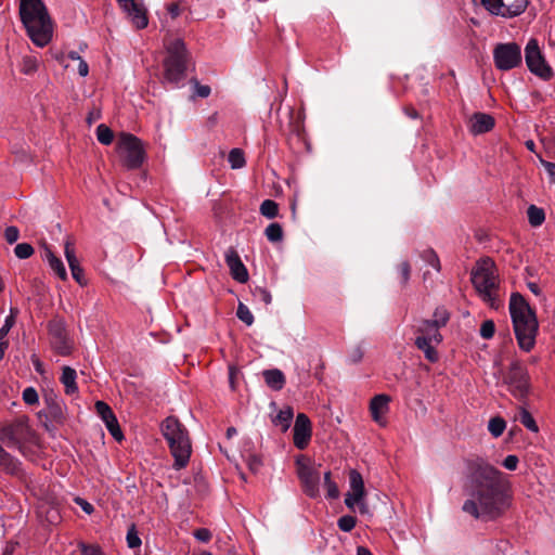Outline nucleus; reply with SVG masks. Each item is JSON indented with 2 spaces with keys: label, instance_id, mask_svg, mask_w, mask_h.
<instances>
[{
  "label": "nucleus",
  "instance_id": "5",
  "mask_svg": "<svg viewBox=\"0 0 555 555\" xmlns=\"http://www.w3.org/2000/svg\"><path fill=\"white\" fill-rule=\"evenodd\" d=\"M498 269L494 261L489 258H482L476 262L472 270V283L478 294L485 301L490 304L492 308H498L496 291L499 288Z\"/></svg>",
  "mask_w": 555,
  "mask_h": 555
},
{
  "label": "nucleus",
  "instance_id": "16",
  "mask_svg": "<svg viewBox=\"0 0 555 555\" xmlns=\"http://www.w3.org/2000/svg\"><path fill=\"white\" fill-rule=\"evenodd\" d=\"M294 444L297 449L304 450L309 444V441L311 439V422L309 417L304 414L299 413L296 417L295 425H294Z\"/></svg>",
  "mask_w": 555,
  "mask_h": 555
},
{
  "label": "nucleus",
  "instance_id": "30",
  "mask_svg": "<svg viewBox=\"0 0 555 555\" xmlns=\"http://www.w3.org/2000/svg\"><path fill=\"white\" fill-rule=\"evenodd\" d=\"M528 221L532 227H540L545 220V212L535 205H530L527 209Z\"/></svg>",
  "mask_w": 555,
  "mask_h": 555
},
{
  "label": "nucleus",
  "instance_id": "13",
  "mask_svg": "<svg viewBox=\"0 0 555 555\" xmlns=\"http://www.w3.org/2000/svg\"><path fill=\"white\" fill-rule=\"evenodd\" d=\"M480 3L490 14L512 18L520 15L528 7V0H473Z\"/></svg>",
  "mask_w": 555,
  "mask_h": 555
},
{
  "label": "nucleus",
  "instance_id": "52",
  "mask_svg": "<svg viewBox=\"0 0 555 555\" xmlns=\"http://www.w3.org/2000/svg\"><path fill=\"white\" fill-rule=\"evenodd\" d=\"M364 496H357L356 493L348 492L345 498V504L348 508L353 509L356 504H359Z\"/></svg>",
  "mask_w": 555,
  "mask_h": 555
},
{
  "label": "nucleus",
  "instance_id": "18",
  "mask_svg": "<svg viewBox=\"0 0 555 555\" xmlns=\"http://www.w3.org/2000/svg\"><path fill=\"white\" fill-rule=\"evenodd\" d=\"M225 263L230 269L231 276L238 283H246L249 279L248 271L242 262L237 251L231 247L225 253Z\"/></svg>",
  "mask_w": 555,
  "mask_h": 555
},
{
  "label": "nucleus",
  "instance_id": "31",
  "mask_svg": "<svg viewBox=\"0 0 555 555\" xmlns=\"http://www.w3.org/2000/svg\"><path fill=\"white\" fill-rule=\"evenodd\" d=\"M517 420L530 431H532V433L539 431V427H538L533 416L527 409H525L522 406L519 408V413H518Z\"/></svg>",
  "mask_w": 555,
  "mask_h": 555
},
{
  "label": "nucleus",
  "instance_id": "39",
  "mask_svg": "<svg viewBox=\"0 0 555 555\" xmlns=\"http://www.w3.org/2000/svg\"><path fill=\"white\" fill-rule=\"evenodd\" d=\"M34 247L28 243L17 244L14 248V254L20 259H27L34 254Z\"/></svg>",
  "mask_w": 555,
  "mask_h": 555
},
{
  "label": "nucleus",
  "instance_id": "24",
  "mask_svg": "<svg viewBox=\"0 0 555 555\" xmlns=\"http://www.w3.org/2000/svg\"><path fill=\"white\" fill-rule=\"evenodd\" d=\"M44 402L47 404L44 411L47 417L54 422L61 423L64 418V414L63 408L59 402L56 396L53 392H51L50 395H46Z\"/></svg>",
  "mask_w": 555,
  "mask_h": 555
},
{
  "label": "nucleus",
  "instance_id": "64",
  "mask_svg": "<svg viewBox=\"0 0 555 555\" xmlns=\"http://www.w3.org/2000/svg\"><path fill=\"white\" fill-rule=\"evenodd\" d=\"M44 257L48 260V262H51L52 259L57 258L48 246H44Z\"/></svg>",
  "mask_w": 555,
  "mask_h": 555
},
{
  "label": "nucleus",
  "instance_id": "44",
  "mask_svg": "<svg viewBox=\"0 0 555 555\" xmlns=\"http://www.w3.org/2000/svg\"><path fill=\"white\" fill-rule=\"evenodd\" d=\"M253 296L256 299L262 301L264 305L271 304V300H272L270 292L268 289H266L263 287H259V286L254 288Z\"/></svg>",
  "mask_w": 555,
  "mask_h": 555
},
{
  "label": "nucleus",
  "instance_id": "42",
  "mask_svg": "<svg viewBox=\"0 0 555 555\" xmlns=\"http://www.w3.org/2000/svg\"><path fill=\"white\" fill-rule=\"evenodd\" d=\"M495 332V325L492 320H486L482 322L480 326V336L485 339H490L493 337Z\"/></svg>",
  "mask_w": 555,
  "mask_h": 555
},
{
  "label": "nucleus",
  "instance_id": "28",
  "mask_svg": "<svg viewBox=\"0 0 555 555\" xmlns=\"http://www.w3.org/2000/svg\"><path fill=\"white\" fill-rule=\"evenodd\" d=\"M293 416H294L293 409L291 406H286L276 414V416L272 420V422L275 425H280L282 427L283 431H286L291 426Z\"/></svg>",
  "mask_w": 555,
  "mask_h": 555
},
{
  "label": "nucleus",
  "instance_id": "49",
  "mask_svg": "<svg viewBox=\"0 0 555 555\" xmlns=\"http://www.w3.org/2000/svg\"><path fill=\"white\" fill-rule=\"evenodd\" d=\"M20 237V231L16 227L10 225L4 230V238L9 244H14Z\"/></svg>",
  "mask_w": 555,
  "mask_h": 555
},
{
  "label": "nucleus",
  "instance_id": "26",
  "mask_svg": "<svg viewBox=\"0 0 555 555\" xmlns=\"http://www.w3.org/2000/svg\"><path fill=\"white\" fill-rule=\"evenodd\" d=\"M264 382L271 389L279 391L284 387L285 376L282 371L278 369L266 370L262 373Z\"/></svg>",
  "mask_w": 555,
  "mask_h": 555
},
{
  "label": "nucleus",
  "instance_id": "1",
  "mask_svg": "<svg viewBox=\"0 0 555 555\" xmlns=\"http://www.w3.org/2000/svg\"><path fill=\"white\" fill-rule=\"evenodd\" d=\"M469 495L462 509L476 519L494 520L509 507V483L504 474L486 459H465V485Z\"/></svg>",
  "mask_w": 555,
  "mask_h": 555
},
{
  "label": "nucleus",
  "instance_id": "55",
  "mask_svg": "<svg viewBox=\"0 0 555 555\" xmlns=\"http://www.w3.org/2000/svg\"><path fill=\"white\" fill-rule=\"evenodd\" d=\"M194 537L201 542H208L211 539V532L206 528L195 530Z\"/></svg>",
  "mask_w": 555,
  "mask_h": 555
},
{
  "label": "nucleus",
  "instance_id": "19",
  "mask_svg": "<svg viewBox=\"0 0 555 555\" xmlns=\"http://www.w3.org/2000/svg\"><path fill=\"white\" fill-rule=\"evenodd\" d=\"M64 253L68 262L73 279L81 286L87 285V280L83 275V269L76 257L74 243L68 238L65 242Z\"/></svg>",
  "mask_w": 555,
  "mask_h": 555
},
{
  "label": "nucleus",
  "instance_id": "20",
  "mask_svg": "<svg viewBox=\"0 0 555 555\" xmlns=\"http://www.w3.org/2000/svg\"><path fill=\"white\" fill-rule=\"evenodd\" d=\"M495 125L494 118L486 113H475L470 118V132L474 134H481L489 132Z\"/></svg>",
  "mask_w": 555,
  "mask_h": 555
},
{
  "label": "nucleus",
  "instance_id": "7",
  "mask_svg": "<svg viewBox=\"0 0 555 555\" xmlns=\"http://www.w3.org/2000/svg\"><path fill=\"white\" fill-rule=\"evenodd\" d=\"M118 149L125 168L133 170L142 166L145 159V151L139 138L131 133H120L118 138Z\"/></svg>",
  "mask_w": 555,
  "mask_h": 555
},
{
  "label": "nucleus",
  "instance_id": "8",
  "mask_svg": "<svg viewBox=\"0 0 555 555\" xmlns=\"http://www.w3.org/2000/svg\"><path fill=\"white\" fill-rule=\"evenodd\" d=\"M503 383L509 392L518 400L524 401L530 391V376L526 366L519 361L511 363L503 377Z\"/></svg>",
  "mask_w": 555,
  "mask_h": 555
},
{
  "label": "nucleus",
  "instance_id": "3",
  "mask_svg": "<svg viewBox=\"0 0 555 555\" xmlns=\"http://www.w3.org/2000/svg\"><path fill=\"white\" fill-rule=\"evenodd\" d=\"M509 313L518 346L529 352L534 347L539 331L535 312L522 295L513 293L509 300Z\"/></svg>",
  "mask_w": 555,
  "mask_h": 555
},
{
  "label": "nucleus",
  "instance_id": "36",
  "mask_svg": "<svg viewBox=\"0 0 555 555\" xmlns=\"http://www.w3.org/2000/svg\"><path fill=\"white\" fill-rule=\"evenodd\" d=\"M96 138L100 143L109 145L114 140V133L106 125L101 124L96 128Z\"/></svg>",
  "mask_w": 555,
  "mask_h": 555
},
{
  "label": "nucleus",
  "instance_id": "59",
  "mask_svg": "<svg viewBox=\"0 0 555 555\" xmlns=\"http://www.w3.org/2000/svg\"><path fill=\"white\" fill-rule=\"evenodd\" d=\"M76 503L78 505H80V507L87 513V514H91L93 512V506L92 504H90L89 502H87L86 500L83 499H80V498H77L76 499Z\"/></svg>",
  "mask_w": 555,
  "mask_h": 555
},
{
  "label": "nucleus",
  "instance_id": "35",
  "mask_svg": "<svg viewBox=\"0 0 555 555\" xmlns=\"http://www.w3.org/2000/svg\"><path fill=\"white\" fill-rule=\"evenodd\" d=\"M260 214L263 217L269 219H273L279 215V205L276 202L272 199H266L260 205Z\"/></svg>",
  "mask_w": 555,
  "mask_h": 555
},
{
  "label": "nucleus",
  "instance_id": "15",
  "mask_svg": "<svg viewBox=\"0 0 555 555\" xmlns=\"http://www.w3.org/2000/svg\"><path fill=\"white\" fill-rule=\"evenodd\" d=\"M116 1L138 29H143L147 26L149 20L146 10L142 3H140L138 0Z\"/></svg>",
  "mask_w": 555,
  "mask_h": 555
},
{
  "label": "nucleus",
  "instance_id": "23",
  "mask_svg": "<svg viewBox=\"0 0 555 555\" xmlns=\"http://www.w3.org/2000/svg\"><path fill=\"white\" fill-rule=\"evenodd\" d=\"M0 469L12 476H20L22 473L21 462L8 453L0 446Z\"/></svg>",
  "mask_w": 555,
  "mask_h": 555
},
{
  "label": "nucleus",
  "instance_id": "62",
  "mask_svg": "<svg viewBox=\"0 0 555 555\" xmlns=\"http://www.w3.org/2000/svg\"><path fill=\"white\" fill-rule=\"evenodd\" d=\"M101 117V113L99 109L92 111L89 113L87 117L88 124H92L93 121L98 120Z\"/></svg>",
  "mask_w": 555,
  "mask_h": 555
},
{
  "label": "nucleus",
  "instance_id": "47",
  "mask_svg": "<svg viewBox=\"0 0 555 555\" xmlns=\"http://www.w3.org/2000/svg\"><path fill=\"white\" fill-rule=\"evenodd\" d=\"M23 400L25 403L30 404V405L38 403L39 397H38L36 389L33 387H27L23 391Z\"/></svg>",
  "mask_w": 555,
  "mask_h": 555
},
{
  "label": "nucleus",
  "instance_id": "25",
  "mask_svg": "<svg viewBox=\"0 0 555 555\" xmlns=\"http://www.w3.org/2000/svg\"><path fill=\"white\" fill-rule=\"evenodd\" d=\"M76 378L77 373L74 369L67 365L62 367V375L60 379L65 387L66 395H74L78 391Z\"/></svg>",
  "mask_w": 555,
  "mask_h": 555
},
{
  "label": "nucleus",
  "instance_id": "22",
  "mask_svg": "<svg viewBox=\"0 0 555 555\" xmlns=\"http://www.w3.org/2000/svg\"><path fill=\"white\" fill-rule=\"evenodd\" d=\"M390 400H391L390 397L385 393L376 395L375 397L372 398V400L370 402V411H371L372 418L375 422L380 423V421L383 420V416L389 410Z\"/></svg>",
  "mask_w": 555,
  "mask_h": 555
},
{
  "label": "nucleus",
  "instance_id": "58",
  "mask_svg": "<svg viewBox=\"0 0 555 555\" xmlns=\"http://www.w3.org/2000/svg\"><path fill=\"white\" fill-rule=\"evenodd\" d=\"M16 314H17V309L12 308L10 315L7 317L3 325L11 330L13 327V325L15 324Z\"/></svg>",
  "mask_w": 555,
  "mask_h": 555
},
{
  "label": "nucleus",
  "instance_id": "46",
  "mask_svg": "<svg viewBox=\"0 0 555 555\" xmlns=\"http://www.w3.org/2000/svg\"><path fill=\"white\" fill-rule=\"evenodd\" d=\"M440 326H444L449 321V313L444 308H437L434 312V320Z\"/></svg>",
  "mask_w": 555,
  "mask_h": 555
},
{
  "label": "nucleus",
  "instance_id": "14",
  "mask_svg": "<svg viewBox=\"0 0 555 555\" xmlns=\"http://www.w3.org/2000/svg\"><path fill=\"white\" fill-rule=\"evenodd\" d=\"M51 348L60 356L67 357L73 352L74 341L69 337L63 320L53 319L48 323Z\"/></svg>",
  "mask_w": 555,
  "mask_h": 555
},
{
  "label": "nucleus",
  "instance_id": "27",
  "mask_svg": "<svg viewBox=\"0 0 555 555\" xmlns=\"http://www.w3.org/2000/svg\"><path fill=\"white\" fill-rule=\"evenodd\" d=\"M349 482H350V492L356 493L357 496L365 495V488L362 475L356 470L351 469L349 473Z\"/></svg>",
  "mask_w": 555,
  "mask_h": 555
},
{
  "label": "nucleus",
  "instance_id": "17",
  "mask_svg": "<svg viewBox=\"0 0 555 555\" xmlns=\"http://www.w3.org/2000/svg\"><path fill=\"white\" fill-rule=\"evenodd\" d=\"M95 410L106 425L109 434L117 440L120 441L124 438L122 431L119 427L117 418L111 409V406L104 401L95 402Z\"/></svg>",
  "mask_w": 555,
  "mask_h": 555
},
{
  "label": "nucleus",
  "instance_id": "50",
  "mask_svg": "<svg viewBox=\"0 0 555 555\" xmlns=\"http://www.w3.org/2000/svg\"><path fill=\"white\" fill-rule=\"evenodd\" d=\"M195 86V94L199 98H207L210 94V87L201 85L196 79L191 80Z\"/></svg>",
  "mask_w": 555,
  "mask_h": 555
},
{
  "label": "nucleus",
  "instance_id": "56",
  "mask_svg": "<svg viewBox=\"0 0 555 555\" xmlns=\"http://www.w3.org/2000/svg\"><path fill=\"white\" fill-rule=\"evenodd\" d=\"M83 555H104L102 550L96 545H86L82 548Z\"/></svg>",
  "mask_w": 555,
  "mask_h": 555
},
{
  "label": "nucleus",
  "instance_id": "38",
  "mask_svg": "<svg viewBox=\"0 0 555 555\" xmlns=\"http://www.w3.org/2000/svg\"><path fill=\"white\" fill-rule=\"evenodd\" d=\"M356 524L357 518L351 515H344L337 521L338 528L345 532H350L356 527Z\"/></svg>",
  "mask_w": 555,
  "mask_h": 555
},
{
  "label": "nucleus",
  "instance_id": "43",
  "mask_svg": "<svg viewBox=\"0 0 555 555\" xmlns=\"http://www.w3.org/2000/svg\"><path fill=\"white\" fill-rule=\"evenodd\" d=\"M127 544L130 548H135L141 545V539L138 535L135 526L132 525L127 532Z\"/></svg>",
  "mask_w": 555,
  "mask_h": 555
},
{
  "label": "nucleus",
  "instance_id": "37",
  "mask_svg": "<svg viewBox=\"0 0 555 555\" xmlns=\"http://www.w3.org/2000/svg\"><path fill=\"white\" fill-rule=\"evenodd\" d=\"M237 318L246 325L250 326L254 323V315L246 305L240 302L236 310Z\"/></svg>",
  "mask_w": 555,
  "mask_h": 555
},
{
  "label": "nucleus",
  "instance_id": "4",
  "mask_svg": "<svg viewBox=\"0 0 555 555\" xmlns=\"http://www.w3.org/2000/svg\"><path fill=\"white\" fill-rule=\"evenodd\" d=\"M160 431L175 459L173 467L181 469L189 463L192 446L185 426L176 417L168 416L160 424Z\"/></svg>",
  "mask_w": 555,
  "mask_h": 555
},
{
  "label": "nucleus",
  "instance_id": "63",
  "mask_svg": "<svg viewBox=\"0 0 555 555\" xmlns=\"http://www.w3.org/2000/svg\"><path fill=\"white\" fill-rule=\"evenodd\" d=\"M14 551H15V544L7 543L5 547L2 551V555H13Z\"/></svg>",
  "mask_w": 555,
  "mask_h": 555
},
{
  "label": "nucleus",
  "instance_id": "48",
  "mask_svg": "<svg viewBox=\"0 0 555 555\" xmlns=\"http://www.w3.org/2000/svg\"><path fill=\"white\" fill-rule=\"evenodd\" d=\"M399 274L401 279V283L403 286H405L409 282L410 274H411V266L408 261H402L399 267Z\"/></svg>",
  "mask_w": 555,
  "mask_h": 555
},
{
  "label": "nucleus",
  "instance_id": "57",
  "mask_svg": "<svg viewBox=\"0 0 555 555\" xmlns=\"http://www.w3.org/2000/svg\"><path fill=\"white\" fill-rule=\"evenodd\" d=\"M542 165L547 171L550 179L555 183V164L546 160H542Z\"/></svg>",
  "mask_w": 555,
  "mask_h": 555
},
{
  "label": "nucleus",
  "instance_id": "51",
  "mask_svg": "<svg viewBox=\"0 0 555 555\" xmlns=\"http://www.w3.org/2000/svg\"><path fill=\"white\" fill-rule=\"evenodd\" d=\"M247 465L250 472L257 473L262 465V461L258 455L250 454L247 459Z\"/></svg>",
  "mask_w": 555,
  "mask_h": 555
},
{
  "label": "nucleus",
  "instance_id": "41",
  "mask_svg": "<svg viewBox=\"0 0 555 555\" xmlns=\"http://www.w3.org/2000/svg\"><path fill=\"white\" fill-rule=\"evenodd\" d=\"M422 258L430 264L433 268H435L437 271L440 270V261L437 256V254L433 249H426L422 254Z\"/></svg>",
  "mask_w": 555,
  "mask_h": 555
},
{
  "label": "nucleus",
  "instance_id": "32",
  "mask_svg": "<svg viewBox=\"0 0 555 555\" xmlns=\"http://www.w3.org/2000/svg\"><path fill=\"white\" fill-rule=\"evenodd\" d=\"M228 160L232 169H241L245 166V154L242 149H232L229 153Z\"/></svg>",
  "mask_w": 555,
  "mask_h": 555
},
{
  "label": "nucleus",
  "instance_id": "2",
  "mask_svg": "<svg viewBox=\"0 0 555 555\" xmlns=\"http://www.w3.org/2000/svg\"><path fill=\"white\" fill-rule=\"evenodd\" d=\"M20 17L36 46L44 47L51 41L53 23L42 0H20Z\"/></svg>",
  "mask_w": 555,
  "mask_h": 555
},
{
  "label": "nucleus",
  "instance_id": "11",
  "mask_svg": "<svg viewBox=\"0 0 555 555\" xmlns=\"http://www.w3.org/2000/svg\"><path fill=\"white\" fill-rule=\"evenodd\" d=\"M525 61L532 74L544 80H550L553 77V69L546 63L538 40L534 38H531L525 48Z\"/></svg>",
  "mask_w": 555,
  "mask_h": 555
},
{
  "label": "nucleus",
  "instance_id": "34",
  "mask_svg": "<svg viewBox=\"0 0 555 555\" xmlns=\"http://www.w3.org/2000/svg\"><path fill=\"white\" fill-rule=\"evenodd\" d=\"M264 234H266L267 238L272 243L281 242L283 240L282 225L278 222L270 223L267 227Z\"/></svg>",
  "mask_w": 555,
  "mask_h": 555
},
{
  "label": "nucleus",
  "instance_id": "6",
  "mask_svg": "<svg viewBox=\"0 0 555 555\" xmlns=\"http://www.w3.org/2000/svg\"><path fill=\"white\" fill-rule=\"evenodd\" d=\"M167 57L164 60L165 79L177 85L185 77L188 50L181 39H175L167 44Z\"/></svg>",
  "mask_w": 555,
  "mask_h": 555
},
{
  "label": "nucleus",
  "instance_id": "10",
  "mask_svg": "<svg viewBox=\"0 0 555 555\" xmlns=\"http://www.w3.org/2000/svg\"><path fill=\"white\" fill-rule=\"evenodd\" d=\"M297 475L304 492L310 498L319 496L320 472L305 455L296 460Z\"/></svg>",
  "mask_w": 555,
  "mask_h": 555
},
{
  "label": "nucleus",
  "instance_id": "45",
  "mask_svg": "<svg viewBox=\"0 0 555 555\" xmlns=\"http://www.w3.org/2000/svg\"><path fill=\"white\" fill-rule=\"evenodd\" d=\"M38 68V61L31 56H25L23 59L22 70L24 74H31Z\"/></svg>",
  "mask_w": 555,
  "mask_h": 555
},
{
  "label": "nucleus",
  "instance_id": "54",
  "mask_svg": "<svg viewBox=\"0 0 555 555\" xmlns=\"http://www.w3.org/2000/svg\"><path fill=\"white\" fill-rule=\"evenodd\" d=\"M324 487L326 488L328 499H337L339 496V490L336 482H325Z\"/></svg>",
  "mask_w": 555,
  "mask_h": 555
},
{
  "label": "nucleus",
  "instance_id": "12",
  "mask_svg": "<svg viewBox=\"0 0 555 555\" xmlns=\"http://www.w3.org/2000/svg\"><path fill=\"white\" fill-rule=\"evenodd\" d=\"M495 67L500 70H511L521 64L520 46L516 42L498 43L493 49Z\"/></svg>",
  "mask_w": 555,
  "mask_h": 555
},
{
  "label": "nucleus",
  "instance_id": "40",
  "mask_svg": "<svg viewBox=\"0 0 555 555\" xmlns=\"http://www.w3.org/2000/svg\"><path fill=\"white\" fill-rule=\"evenodd\" d=\"M49 266L62 281L67 279L66 269L60 258L52 259V261L49 262Z\"/></svg>",
  "mask_w": 555,
  "mask_h": 555
},
{
  "label": "nucleus",
  "instance_id": "53",
  "mask_svg": "<svg viewBox=\"0 0 555 555\" xmlns=\"http://www.w3.org/2000/svg\"><path fill=\"white\" fill-rule=\"evenodd\" d=\"M518 462V457L516 455L511 454L504 459L502 464L506 469L515 470L517 468Z\"/></svg>",
  "mask_w": 555,
  "mask_h": 555
},
{
  "label": "nucleus",
  "instance_id": "61",
  "mask_svg": "<svg viewBox=\"0 0 555 555\" xmlns=\"http://www.w3.org/2000/svg\"><path fill=\"white\" fill-rule=\"evenodd\" d=\"M168 12L171 15L172 18H176L180 14V9L178 3H170L168 5Z\"/></svg>",
  "mask_w": 555,
  "mask_h": 555
},
{
  "label": "nucleus",
  "instance_id": "21",
  "mask_svg": "<svg viewBox=\"0 0 555 555\" xmlns=\"http://www.w3.org/2000/svg\"><path fill=\"white\" fill-rule=\"evenodd\" d=\"M440 327V325L430 320H421L416 328V332L421 335L416 338H424L427 343L435 341L436 344H439L442 340V335L439 333Z\"/></svg>",
  "mask_w": 555,
  "mask_h": 555
},
{
  "label": "nucleus",
  "instance_id": "29",
  "mask_svg": "<svg viewBox=\"0 0 555 555\" xmlns=\"http://www.w3.org/2000/svg\"><path fill=\"white\" fill-rule=\"evenodd\" d=\"M415 346L422 350L425 354V358L431 362L435 363L438 361V352L437 350L431 346V343L425 341L424 338H416L415 339Z\"/></svg>",
  "mask_w": 555,
  "mask_h": 555
},
{
  "label": "nucleus",
  "instance_id": "60",
  "mask_svg": "<svg viewBox=\"0 0 555 555\" xmlns=\"http://www.w3.org/2000/svg\"><path fill=\"white\" fill-rule=\"evenodd\" d=\"M78 73L81 77H86L89 74V66L85 60L79 61Z\"/></svg>",
  "mask_w": 555,
  "mask_h": 555
},
{
  "label": "nucleus",
  "instance_id": "9",
  "mask_svg": "<svg viewBox=\"0 0 555 555\" xmlns=\"http://www.w3.org/2000/svg\"><path fill=\"white\" fill-rule=\"evenodd\" d=\"M30 435L27 416H20L13 422L5 423L0 428V441L9 448H17L20 451Z\"/></svg>",
  "mask_w": 555,
  "mask_h": 555
},
{
  "label": "nucleus",
  "instance_id": "33",
  "mask_svg": "<svg viewBox=\"0 0 555 555\" xmlns=\"http://www.w3.org/2000/svg\"><path fill=\"white\" fill-rule=\"evenodd\" d=\"M505 428H506V422L504 421L503 417L494 416V417L490 418L489 424H488V429L493 437H495V438L500 437L504 433Z\"/></svg>",
  "mask_w": 555,
  "mask_h": 555
}]
</instances>
